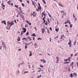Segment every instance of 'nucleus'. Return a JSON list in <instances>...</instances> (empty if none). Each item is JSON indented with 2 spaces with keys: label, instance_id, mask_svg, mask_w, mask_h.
<instances>
[{
  "label": "nucleus",
  "instance_id": "obj_31",
  "mask_svg": "<svg viewBox=\"0 0 78 78\" xmlns=\"http://www.w3.org/2000/svg\"><path fill=\"white\" fill-rule=\"evenodd\" d=\"M22 6H25V4H24L23 3H22Z\"/></svg>",
  "mask_w": 78,
  "mask_h": 78
},
{
  "label": "nucleus",
  "instance_id": "obj_37",
  "mask_svg": "<svg viewBox=\"0 0 78 78\" xmlns=\"http://www.w3.org/2000/svg\"><path fill=\"white\" fill-rule=\"evenodd\" d=\"M50 30L51 31H52V28H51V27H50Z\"/></svg>",
  "mask_w": 78,
  "mask_h": 78
},
{
  "label": "nucleus",
  "instance_id": "obj_55",
  "mask_svg": "<svg viewBox=\"0 0 78 78\" xmlns=\"http://www.w3.org/2000/svg\"><path fill=\"white\" fill-rule=\"evenodd\" d=\"M49 16L50 17H51V15L50 14H49Z\"/></svg>",
  "mask_w": 78,
  "mask_h": 78
},
{
  "label": "nucleus",
  "instance_id": "obj_38",
  "mask_svg": "<svg viewBox=\"0 0 78 78\" xmlns=\"http://www.w3.org/2000/svg\"><path fill=\"white\" fill-rule=\"evenodd\" d=\"M45 17H46V16H44L43 18V20H45Z\"/></svg>",
  "mask_w": 78,
  "mask_h": 78
},
{
  "label": "nucleus",
  "instance_id": "obj_40",
  "mask_svg": "<svg viewBox=\"0 0 78 78\" xmlns=\"http://www.w3.org/2000/svg\"><path fill=\"white\" fill-rule=\"evenodd\" d=\"M44 20V23H45V20Z\"/></svg>",
  "mask_w": 78,
  "mask_h": 78
},
{
  "label": "nucleus",
  "instance_id": "obj_17",
  "mask_svg": "<svg viewBox=\"0 0 78 78\" xmlns=\"http://www.w3.org/2000/svg\"><path fill=\"white\" fill-rule=\"evenodd\" d=\"M5 22V20H3L1 22V23H4Z\"/></svg>",
  "mask_w": 78,
  "mask_h": 78
},
{
  "label": "nucleus",
  "instance_id": "obj_3",
  "mask_svg": "<svg viewBox=\"0 0 78 78\" xmlns=\"http://www.w3.org/2000/svg\"><path fill=\"white\" fill-rule=\"evenodd\" d=\"M21 18H22V19H24V16H23V15L21 14Z\"/></svg>",
  "mask_w": 78,
  "mask_h": 78
},
{
  "label": "nucleus",
  "instance_id": "obj_13",
  "mask_svg": "<svg viewBox=\"0 0 78 78\" xmlns=\"http://www.w3.org/2000/svg\"><path fill=\"white\" fill-rule=\"evenodd\" d=\"M64 35H62L61 36V37H60V39H63V38L64 37Z\"/></svg>",
  "mask_w": 78,
  "mask_h": 78
},
{
  "label": "nucleus",
  "instance_id": "obj_39",
  "mask_svg": "<svg viewBox=\"0 0 78 78\" xmlns=\"http://www.w3.org/2000/svg\"><path fill=\"white\" fill-rule=\"evenodd\" d=\"M19 9L20 10V11H21L22 10V9H21L20 7H19Z\"/></svg>",
  "mask_w": 78,
  "mask_h": 78
},
{
  "label": "nucleus",
  "instance_id": "obj_14",
  "mask_svg": "<svg viewBox=\"0 0 78 78\" xmlns=\"http://www.w3.org/2000/svg\"><path fill=\"white\" fill-rule=\"evenodd\" d=\"M38 9H40V10H41V6L38 7Z\"/></svg>",
  "mask_w": 78,
  "mask_h": 78
},
{
  "label": "nucleus",
  "instance_id": "obj_57",
  "mask_svg": "<svg viewBox=\"0 0 78 78\" xmlns=\"http://www.w3.org/2000/svg\"><path fill=\"white\" fill-rule=\"evenodd\" d=\"M40 67H44L43 66H42L41 65H40Z\"/></svg>",
  "mask_w": 78,
  "mask_h": 78
},
{
  "label": "nucleus",
  "instance_id": "obj_43",
  "mask_svg": "<svg viewBox=\"0 0 78 78\" xmlns=\"http://www.w3.org/2000/svg\"><path fill=\"white\" fill-rule=\"evenodd\" d=\"M35 46H37V44H36V43H34V44Z\"/></svg>",
  "mask_w": 78,
  "mask_h": 78
},
{
  "label": "nucleus",
  "instance_id": "obj_5",
  "mask_svg": "<svg viewBox=\"0 0 78 78\" xmlns=\"http://www.w3.org/2000/svg\"><path fill=\"white\" fill-rule=\"evenodd\" d=\"M56 58L57 59V61L56 62V63H57V62H58L59 61V57H56Z\"/></svg>",
  "mask_w": 78,
  "mask_h": 78
},
{
  "label": "nucleus",
  "instance_id": "obj_41",
  "mask_svg": "<svg viewBox=\"0 0 78 78\" xmlns=\"http://www.w3.org/2000/svg\"><path fill=\"white\" fill-rule=\"evenodd\" d=\"M73 18L74 19V18H75V15H74V14H73Z\"/></svg>",
  "mask_w": 78,
  "mask_h": 78
},
{
  "label": "nucleus",
  "instance_id": "obj_19",
  "mask_svg": "<svg viewBox=\"0 0 78 78\" xmlns=\"http://www.w3.org/2000/svg\"><path fill=\"white\" fill-rule=\"evenodd\" d=\"M43 2H44V4H46V2L45 1V0H43Z\"/></svg>",
  "mask_w": 78,
  "mask_h": 78
},
{
  "label": "nucleus",
  "instance_id": "obj_4",
  "mask_svg": "<svg viewBox=\"0 0 78 78\" xmlns=\"http://www.w3.org/2000/svg\"><path fill=\"white\" fill-rule=\"evenodd\" d=\"M69 41L68 43V45L72 44H71V43H72V41H71V40H70V39H69Z\"/></svg>",
  "mask_w": 78,
  "mask_h": 78
},
{
  "label": "nucleus",
  "instance_id": "obj_22",
  "mask_svg": "<svg viewBox=\"0 0 78 78\" xmlns=\"http://www.w3.org/2000/svg\"><path fill=\"white\" fill-rule=\"evenodd\" d=\"M24 64V62H23L22 63H20V65H23Z\"/></svg>",
  "mask_w": 78,
  "mask_h": 78
},
{
  "label": "nucleus",
  "instance_id": "obj_63",
  "mask_svg": "<svg viewBox=\"0 0 78 78\" xmlns=\"http://www.w3.org/2000/svg\"><path fill=\"white\" fill-rule=\"evenodd\" d=\"M61 12H62V13L63 12H64V11H61Z\"/></svg>",
  "mask_w": 78,
  "mask_h": 78
},
{
  "label": "nucleus",
  "instance_id": "obj_56",
  "mask_svg": "<svg viewBox=\"0 0 78 78\" xmlns=\"http://www.w3.org/2000/svg\"><path fill=\"white\" fill-rule=\"evenodd\" d=\"M67 22H65V24H67Z\"/></svg>",
  "mask_w": 78,
  "mask_h": 78
},
{
  "label": "nucleus",
  "instance_id": "obj_27",
  "mask_svg": "<svg viewBox=\"0 0 78 78\" xmlns=\"http://www.w3.org/2000/svg\"><path fill=\"white\" fill-rule=\"evenodd\" d=\"M38 40H42V38H37Z\"/></svg>",
  "mask_w": 78,
  "mask_h": 78
},
{
  "label": "nucleus",
  "instance_id": "obj_10",
  "mask_svg": "<svg viewBox=\"0 0 78 78\" xmlns=\"http://www.w3.org/2000/svg\"><path fill=\"white\" fill-rule=\"evenodd\" d=\"M30 54L29 55V56H32V52L31 51H30Z\"/></svg>",
  "mask_w": 78,
  "mask_h": 78
},
{
  "label": "nucleus",
  "instance_id": "obj_58",
  "mask_svg": "<svg viewBox=\"0 0 78 78\" xmlns=\"http://www.w3.org/2000/svg\"><path fill=\"white\" fill-rule=\"evenodd\" d=\"M20 0V2H21L22 3V0Z\"/></svg>",
  "mask_w": 78,
  "mask_h": 78
},
{
  "label": "nucleus",
  "instance_id": "obj_29",
  "mask_svg": "<svg viewBox=\"0 0 78 78\" xmlns=\"http://www.w3.org/2000/svg\"><path fill=\"white\" fill-rule=\"evenodd\" d=\"M4 47H5V49H7V48H6V45H5V46H4Z\"/></svg>",
  "mask_w": 78,
  "mask_h": 78
},
{
  "label": "nucleus",
  "instance_id": "obj_26",
  "mask_svg": "<svg viewBox=\"0 0 78 78\" xmlns=\"http://www.w3.org/2000/svg\"><path fill=\"white\" fill-rule=\"evenodd\" d=\"M77 20V17L75 19H74L75 22H76Z\"/></svg>",
  "mask_w": 78,
  "mask_h": 78
},
{
  "label": "nucleus",
  "instance_id": "obj_44",
  "mask_svg": "<svg viewBox=\"0 0 78 78\" xmlns=\"http://www.w3.org/2000/svg\"><path fill=\"white\" fill-rule=\"evenodd\" d=\"M34 29H35V30H37V29H36V27H35L34 28Z\"/></svg>",
  "mask_w": 78,
  "mask_h": 78
},
{
  "label": "nucleus",
  "instance_id": "obj_61",
  "mask_svg": "<svg viewBox=\"0 0 78 78\" xmlns=\"http://www.w3.org/2000/svg\"><path fill=\"white\" fill-rule=\"evenodd\" d=\"M21 49H18V50H19V51H21Z\"/></svg>",
  "mask_w": 78,
  "mask_h": 78
},
{
  "label": "nucleus",
  "instance_id": "obj_48",
  "mask_svg": "<svg viewBox=\"0 0 78 78\" xmlns=\"http://www.w3.org/2000/svg\"><path fill=\"white\" fill-rule=\"evenodd\" d=\"M65 27H68V26H67V24L65 25Z\"/></svg>",
  "mask_w": 78,
  "mask_h": 78
},
{
  "label": "nucleus",
  "instance_id": "obj_51",
  "mask_svg": "<svg viewBox=\"0 0 78 78\" xmlns=\"http://www.w3.org/2000/svg\"><path fill=\"white\" fill-rule=\"evenodd\" d=\"M14 22L15 23H16V20H14Z\"/></svg>",
  "mask_w": 78,
  "mask_h": 78
},
{
  "label": "nucleus",
  "instance_id": "obj_28",
  "mask_svg": "<svg viewBox=\"0 0 78 78\" xmlns=\"http://www.w3.org/2000/svg\"><path fill=\"white\" fill-rule=\"evenodd\" d=\"M47 30H48L47 32L48 33H49V34H50V32H49V30H48V29H47Z\"/></svg>",
  "mask_w": 78,
  "mask_h": 78
},
{
  "label": "nucleus",
  "instance_id": "obj_47",
  "mask_svg": "<svg viewBox=\"0 0 78 78\" xmlns=\"http://www.w3.org/2000/svg\"><path fill=\"white\" fill-rule=\"evenodd\" d=\"M70 27H72V24H70Z\"/></svg>",
  "mask_w": 78,
  "mask_h": 78
},
{
  "label": "nucleus",
  "instance_id": "obj_18",
  "mask_svg": "<svg viewBox=\"0 0 78 78\" xmlns=\"http://www.w3.org/2000/svg\"><path fill=\"white\" fill-rule=\"evenodd\" d=\"M2 44L3 45H4V46H5V43L4 42H2Z\"/></svg>",
  "mask_w": 78,
  "mask_h": 78
},
{
  "label": "nucleus",
  "instance_id": "obj_35",
  "mask_svg": "<svg viewBox=\"0 0 78 78\" xmlns=\"http://www.w3.org/2000/svg\"><path fill=\"white\" fill-rule=\"evenodd\" d=\"M76 41H75V42H74V45H75V44H76Z\"/></svg>",
  "mask_w": 78,
  "mask_h": 78
},
{
  "label": "nucleus",
  "instance_id": "obj_15",
  "mask_svg": "<svg viewBox=\"0 0 78 78\" xmlns=\"http://www.w3.org/2000/svg\"><path fill=\"white\" fill-rule=\"evenodd\" d=\"M73 75H74V76H76V75H77V74H76V73H73Z\"/></svg>",
  "mask_w": 78,
  "mask_h": 78
},
{
  "label": "nucleus",
  "instance_id": "obj_50",
  "mask_svg": "<svg viewBox=\"0 0 78 78\" xmlns=\"http://www.w3.org/2000/svg\"><path fill=\"white\" fill-rule=\"evenodd\" d=\"M44 13H45V12H42V14H44Z\"/></svg>",
  "mask_w": 78,
  "mask_h": 78
},
{
  "label": "nucleus",
  "instance_id": "obj_12",
  "mask_svg": "<svg viewBox=\"0 0 78 78\" xmlns=\"http://www.w3.org/2000/svg\"><path fill=\"white\" fill-rule=\"evenodd\" d=\"M25 44H26L25 46V49H27V43H25Z\"/></svg>",
  "mask_w": 78,
  "mask_h": 78
},
{
  "label": "nucleus",
  "instance_id": "obj_30",
  "mask_svg": "<svg viewBox=\"0 0 78 78\" xmlns=\"http://www.w3.org/2000/svg\"><path fill=\"white\" fill-rule=\"evenodd\" d=\"M2 5L3 7H5V5H3V4H1Z\"/></svg>",
  "mask_w": 78,
  "mask_h": 78
},
{
  "label": "nucleus",
  "instance_id": "obj_36",
  "mask_svg": "<svg viewBox=\"0 0 78 78\" xmlns=\"http://www.w3.org/2000/svg\"><path fill=\"white\" fill-rule=\"evenodd\" d=\"M22 40H26V38L25 37L23 38L22 39Z\"/></svg>",
  "mask_w": 78,
  "mask_h": 78
},
{
  "label": "nucleus",
  "instance_id": "obj_25",
  "mask_svg": "<svg viewBox=\"0 0 78 78\" xmlns=\"http://www.w3.org/2000/svg\"><path fill=\"white\" fill-rule=\"evenodd\" d=\"M15 7H16V8H17L18 9V5H15Z\"/></svg>",
  "mask_w": 78,
  "mask_h": 78
},
{
  "label": "nucleus",
  "instance_id": "obj_59",
  "mask_svg": "<svg viewBox=\"0 0 78 78\" xmlns=\"http://www.w3.org/2000/svg\"><path fill=\"white\" fill-rule=\"evenodd\" d=\"M11 23H12L11 22L9 23V25H11Z\"/></svg>",
  "mask_w": 78,
  "mask_h": 78
},
{
  "label": "nucleus",
  "instance_id": "obj_7",
  "mask_svg": "<svg viewBox=\"0 0 78 78\" xmlns=\"http://www.w3.org/2000/svg\"><path fill=\"white\" fill-rule=\"evenodd\" d=\"M42 33H44V32L45 31V29L43 28L42 29Z\"/></svg>",
  "mask_w": 78,
  "mask_h": 78
},
{
  "label": "nucleus",
  "instance_id": "obj_34",
  "mask_svg": "<svg viewBox=\"0 0 78 78\" xmlns=\"http://www.w3.org/2000/svg\"><path fill=\"white\" fill-rule=\"evenodd\" d=\"M20 11H21V12H22V14H23L25 15V13H23L22 12V10H20Z\"/></svg>",
  "mask_w": 78,
  "mask_h": 78
},
{
  "label": "nucleus",
  "instance_id": "obj_42",
  "mask_svg": "<svg viewBox=\"0 0 78 78\" xmlns=\"http://www.w3.org/2000/svg\"><path fill=\"white\" fill-rule=\"evenodd\" d=\"M14 23H11V25H14Z\"/></svg>",
  "mask_w": 78,
  "mask_h": 78
},
{
  "label": "nucleus",
  "instance_id": "obj_62",
  "mask_svg": "<svg viewBox=\"0 0 78 78\" xmlns=\"http://www.w3.org/2000/svg\"><path fill=\"white\" fill-rule=\"evenodd\" d=\"M27 3H28V4L30 3V2H29V1H27Z\"/></svg>",
  "mask_w": 78,
  "mask_h": 78
},
{
  "label": "nucleus",
  "instance_id": "obj_54",
  "mask_svg": "<svg viewBox=\"0 0 78 78\" xmlns=\"http://www.w3.org/2000/svg\"><path fill=\"white\" fill-rule=\"evenodd\" d=\"M45 25H48V23H45Z\"/></svg>",
  "mask_w": 78,
  "mask_h": 78
},
{
  "label": "nucleus",
  "instance_id": "obj_64",
  "mask_svg": "<svg viewBox=\"0 0 78 78\" xmlns=\"http://www.w3.org/2000/svg\"><path fill=\"white\" fill-rule=\"evenodd\" d=\"M76 63L77 64V66L78 67V62H77Z\"/></svg>",
  "mask_w": 78,
  "mask_h": 78
},
{
  "label": "nucleus",
  "instance_id": "obj_46",
  "mask_svg": "<svg viewBox=\"0 0 78 78\" xmlns=\"http://www.w3.org/2000/svg\"><path fill=\"white\" fill-rule=\"evenodd\" d=\"M70 62H66V64H69Z\"/></svg>",
  "mask_w": 78,
  "mask_h": 78
},
{
  "label": "nucleus",
  "instance_id": "obj_53",
  "mask_svg": "<svg viewBox=\"0 0 78 78\" xmlns=\"http://www.w3.org/2000/svg\"><path fill=\"white\" fill-rule=\"evenodd\" d=\"M29 25H31V23H29Z\"/></svg>",
  "mask_w": 78,
  "mask_h": 78
},
{
  "label": "nucleus",
  "instance_id": "obj_11",
  "mask_svg": "<svg viewBox=\"0 0 78 78\" xmlns=\"http://www.w3.org/2000/svg\"><path fill=\"white\" fill-rule=\"evenodd\" d=\"M35 36V37H36V34H33L31 35V36Z\"/></svg>",
  "mask_w": 78,
  "mask_h": 78
},
{
  "label": "nucleus",
  "instance_id": "obj_45",
  "mask_svg": "<svg viewBox=\"0 0 78 78\" xmlns=\"http://www.w3.org/2000/svg\"><path fill=\"white\" fill-rule=\"evenodd\" d=\"M38 5L39 6H41V5L40 4V3H38Z\"/></svg>",
  "mask_w": 78,
  "mask_h": 78
},
{
  "label": "nucleus",
  "instance_id": "obj_8",
  "mask_svg": "<svg viewBox=\"0 0 78 78\" xmlns=\"http://www.w3.org/2000/svg\"><path fill=\"white\" fill-rule=\"evenodd\" d=\"M73 63H74V62H72L70 64L71 66H74Z\"/></svg>",
  "mask_w": 78,
  "mask_h": 78
},
{
  "label": "nucleus",
  "instance_id": "obj_6",
  "mask_svg": "<svg viewBox=\"0 0 78 78\" xmlns=\"http://www.w3.org/2000/svg\"><path fill=\"white\" fill-rule=\"evenodd\" d=\"M24 32H23V31H21V36H22V35L23 34V33Z\"/></svg>",
  "mask_w": 78,
  "mask_h": 78
},
{
  "label": "nucleus",
  "instance_id": "obj_52",
  "mask_svg": "<svg viewBox=\"0 0 78 78\" xmlns=\"http://www.w3.org/2000/svg\"><path fill=\"white\" fill-rule=\"evenodd\" d=\"M9 22L10 21H9L7 22V23H8V24H9Z\"/></svg>",
  "mask_w": 78,
  "mask_h": 78
},
{
  "label": "nucleus",
  "instance_id": "obj_60",
  "mask_svg": "<svg viewBox=\"0 0 78 78\" xmlns=\"http://www.w3.org/2000/svg\"><path fill=\"white\" fill-rule=\"evenodd\" d=\"M70 57H69L68 60V61H70Z\"/></svg>",
  "mask_w": 78,
  "mask_h": 78
},
{
  "label": "nucleus",
  "instance_id": "obj_21",
  "mask_svg": "<svg viewBox=\"0 0 78 78\" xmlns=\"http://www.w3.org/2000/svg\"><path fill=\"white\" fill-rule=\"evenodd\" d=\"M18 38L19 39L18 40L17 39V41H20V37H18Z\"/></svg>",
  "mask_w": 78,
  "mask_h": 78
},
{
  "label": "nucleus",
  "instance_id": "obj_20",
  "mask_svg": "<svg viewBox=\"0 0 78 78\" xmlns=\"http://www.w3.org/2000/svg\"><path fill=\"white\" fill-rule=\"evenodd\" d=\"M29 34V32H27L26 33V36H28Z\"/></svg>",
  "mask_w": 78,
  "mask_h": 78
},
{
  "label": "nucleus",
  "instance_id": "obj_32",
  "mask_svg": "<svg viewBox=\"0 0 78 78\" xmlns=\"http://www.w3.org/2000/svg\"><path fill=\"white\" fill-rule=\"evenodd\" d=\"M67 23H69L70 21L69 20H67Z\"/></svg>",
  "mask_w": 78,
  "mask_h": 78
},
{
  "label": "nucleus",
  "instance_id": "obj_33",
  "mask_svg": "<svg viewBox=\"0 0 78 78\" xmlns=\"http://www.w3.org/2000/svg\"><path fill=\"white\" fill-rule=\"evenodd\" d=\"M26 21L27 23H30V22L26 20Z\"/></svg>",
  "mask_w": 78,
  "mask_h": 78
},
{
  "label": "nucleus",
  "instance_id": "obj_23",
  "mask_svg": "<svg viewBox=\"0 0 78 78\" xmlns=\"http://www.w3.org/2000/svg\"><path fill=\"white\" fill-rule=\"evenodd\" d=\"M28 73V71H25L24 74H25V73Z\"/></svg>",
  "mask_w": 78,
  "mask_h": 78
},
{
  "label": "nucleus",
  "instance_id": "obj_16",
  "mask_svg": "<svg viewBox=\"0 0 78 78\" xmlns=\"http://www.w3.org/2000/svg\"><path fill=\"white\" fill-rule=\"evenodd\" d=\"M70 77L71 78H72V77H73V74L72 73H71L70 74Z\"/></svg>",
  "mask_w": 78,
  "mask_h": 78
},
{
  "label": "nucleus",
  "instance_id": "obj_1",
  "mask_svg": "<svg viewBox=\"0 0 78 78\" xmlns=\"http://www.w3.org/2000/svg\"><path fill=\"white\" fill-rule=\"evenodd\" d=\"M23 31L24 33H26L27 31V29L25 28H23Z\"/></svg>",
  "mask_w": 78,
  "mask_h": 78
},
{
  "label": "nucleus",
  "instance_id": "obj_24",
  "mask_svg": "<svg viewBox=\"0 0 78 78\" xmlns=\"http://www.w3.org/2000/svg\"><path fill=\"white\" fill-rule=\"evenodd\" d=\"M25 28H28V25H27V24H26L25 25Z\"/></svg>",
  "mask_w": 78,
  "mask_h": 78
},
{
  "label": "nucleus",
  "instance_id": "obj_49",
  "mask_svg": "<svg viewBox=\"0 0 78 78\" xmlns=\"http://www.w3.org/2000/svg\"><path fill=\"white\" fill-rule=\"evenodd\" d=\"M4 23V24H5V25H6V21H5V22Z\"/></svg>",
  "mask_w": 78,
  "mask_h": 78
},
{
  "label": "nucleus",
  "instance_id": "obj_9",
  "mask_svg": "<svg viewBox=\"0 0 78 78\" xmlns=\"http://www.w3.org/2000/svg\"><path fill=\"white\" fill-rule=\"evenodd\" d=\"M55 31H59V28H56Z\"/></svg>",
  "mask_w": 78,
  "mask_h": 78
},
{
  "label": "nucleus",
  "instance_id": "obj_2",
  "mask_svg": "<svg viewBox=\"0 0 78 78\" xmlns=\"http://www.w3.org/2000/svg\"><path fill=\"white\" fill-rule=\"evenodd\" d=\"M58 5L59 6H61V7H62V8H63V7H64V5H62V4H61L60 2H59L58 3Z\"/></svg>",
  "mask_w": 78,
  "mask_h": 78
}]
</instances>
